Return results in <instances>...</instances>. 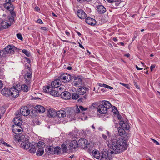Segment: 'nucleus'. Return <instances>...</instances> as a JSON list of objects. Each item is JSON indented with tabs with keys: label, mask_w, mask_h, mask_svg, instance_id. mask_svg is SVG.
Here are the masks:
<instances>
[{
	"label": "nucleus",
	"mask_w": 160,
	"mask_h": 160,
	"mask_svg": "<svg viewBox=\"0 0 160 160\" xmlns=\"http://www.w3.org/2000/svg\"><path fill=\"white\" fill-rule=\"evenodd\" d=\"M97 8L98 12L100 14H103L106 11V8L102 5L97 6Z\"/></svg>",
	"instance_id": "b1692460"
},
{
	"label": "nucleus",
	"mask_w": 160,
	"mask_h": 160,
	"mask_svg": "<svg viewBox=\"0 0 160 160\" xmlns=\"http://www.w3.org/2000/svg\"><path fill=\"white\" fill-rule=\"evenodd\" d=\"M50 94L56 97H58L60 95V93H59L58 91L57 90L52 89L51 91Z\"/></svg>",
	"instance_id": "473e14b6"
},
{
	"label": "nucleus",
	"mask_w": 160,
	"mask_h": 160,
	"mask_svg": "<svg viewBox=\"0 0 160 160\" xmlns=\"http://www.w3.org/2000/svg\"><path fill=\"white\" fill-rule=\"evenodd\" d=\"M61 84V82L58 80H55L52 81L51 82L50 85L51 88L52 89H55L57 88H58Z\"/></svg>",
	"instance_id": "4468645a"
},
{
	"label": "nucleus",
	"mask_w": 160,
	"mask_h": 160,
	"mask_svg": "<svg viewBox=\"0 0 160 160\" xmlns=\"http://www.w3.org/2000/svg\"><path fill=\"white\" fill-rule=\"evenodd\" d=\"M20 91V89L18 88V85H16L14 87L10 88L9 94L10 96L14 98L17 97L19 95Z\"/></svg>",
	"instance_id": "f03ea898"
},
{
	"label": "nucleus",
	"mask_w": 160,
	"mask_h": 160,
	"mask_svg": "<svg viewBox=\"0 0 160 160\" xmlns=\"http://www.w3.org/2000/svg\"><path fill=\"white\" fill-rule=\"evenodd\" d=\"M102 104L101 105L104 106L107 109L110 108L112 106V105L110 102L107 101H103L102 102Z\"/></svg>",
	"instance_id": "c756f323"
},
{
	"label": "nucleus",
	"mask_w": 160,
	"mask_h": 160,
	"mask_svg": "<svg viewBox=\"0 0 160 160\" xmlns=\"http://www.w3.org/2000/svg\"><path fill=\"white\" fill-rule=\"evenodd\" d=\"M77 15L78 17L81 19H84L87 16V15L84 12L82 9H80L78 11Z\"/></svg>",
	"instance_id": "f8f14e48"
},
{
	"label": "nucleus",
	"mask_w": 160,
	"mask_h": 160,
	"mask_svg": "<svg viewBox=\"0 0 160 160\" xmlns=\"http://www.w3.org/2000/svg\"><path fill=\"white\" fill-rule=\"evenodd\" d=\"M85 22L91 25H94L96 23V21L92 18L88 17L86 18Z\"/></svg>",
	"instance_id": "a211bd4d"
},
{
	"label": "nucleus",
	"mask_w": 160,
	"mask_h": 160,
	"mask_svg": "<svg viewBox=\"0 0 160 160\" xmlns=\"http://www.w3.org/2000/svg\"><path fill=\"white\" fill-rule=\"evenodd\" d=\"M20 114L24 116H27L30 113V111L26 106H23L20 109Z\"/></svg>",
	"instance_id": "0eeeda50"
},
{
	"label": "nucleus",
	"mask_w": 160,
	"mask_h": 160,
	"mask_svg": "<svg viewBox=\"0 0 160 160\" xmlns=\"http://www.w3.org/2000/svg\"><path fill=\"white\" fill-rule=\"evenodd\" d=\"M4 54V52L3 50H1L0 51V64H1V58H2V56L4 57L3 56V54Z\"/></svg>",
	"instance_id": "603ef678"
},
{
	"label": "nucleus",
	"mask_w": 160,
	"mask_h": 160,
	"mask_svg": "<svg viewBox=\"0 0 160 160\" xmlns=\"http://www.w3.org/2000/svg\"><path fill=\"white\" fill-rule=\"evenodd\" d=\"M48 112L50 116L52 117H54L55 114H56V112L54 110H52L51 109H49Z\"/></svg>",
	"instance_id": "a19ab883"
},
{
	"label": "nucleus",
	"mask_w": 160,
	"mask_h": 160,
	"mask_svg": "<svg viewBox=\"0 0 160 160\" xmlns=\"http://www.w3.org/2000/svg\"><path fill=\"white\" fill-rule=\"evenodd\" d=\"M120 84L121 85H122L123 86H124L126 88L128 89L129 88V86L128 84H124L122 82H120Z\"/></svg>",
	"instance_id": "3c124183"
},
{
	"label": "nucleus",
	"mask_w": 160,
	"mask_h": 160,
	"mask_svg": "<svg viewBox=\"0 0 160 160\" xmlns=\"http://www.w3.org/2000/svg\"><path fill=\"white\" fill-rule=\"evenodd\" d=\"M66 34L68 36H69L70 35V33L67 30H66L65 31Z\"/></svg>",
	"instance_id": "69168bd1"
},
{
	"label": "nucleus",
	"mask_w": 160,
	"mask_h": 160,
	"mask_svg": "<svg viewBox=\"0 0 160 160\" xmlns=\"http://www.w3.org/2000/svg\"><path fill=\"white\" fill-rule=\"evenodd\" d=\"M93 144L92 143H88L87 144L85 147V148L89 153L92 152V151L93 149Z\"/></svg>",
	"instance_id": "cd10ccee"
},
{
	"label": "nucleus",
	"mask_w": 160,
	"mask_h": 160,
	"mask_svg": "<svg viewBox=\"0 0 160 160\" xmlns=\"http://www.w3.org/2000/svg\"><path fill=\"white\" fill-rule=\"evenodd\" d=\"M112 110L113 111L114 110H116V111L117 112H118V110H117V109L116 108V107L115 106H113V107L112 108Z\"/></svg>",
	"instance_id": "338daca9"
},
{
	"label": "nucleus",
	"mask_w": 160,
	"mask_h": 160,
	"mask_svg": "<svg viewBox=\"0 0 160 160\" xmlns=\"http://www.w3.org/2000/svg\"><path fill=\"white\" fill-rule=\"evenodd\" d=\"M22 129V128L20 126L13 125L12 126V131L15 134H17V132H21Z\"/></svg>",
	"instance_id": "f3484780"
},
{
	"label": "nucleus",
	"mask_w": 160,
	"mask_h": 160,
	"mask_svg": "<svg viewBox=\"0 0 160 160\" xmlns=\"http://www.w3.org/2000/svg\"><path fill=\"white\" fill-rule=\"evenodd\" d=\"M62 151L63 152H66L68 151V149L66 145L63 144L61 145Z\"/></svg>",
	"instance_id": "ea45409f"
},
{
	"label": "nucleus",
	"mask_w": 160,
	"mask_h": 160,
	"mask_svg": "<svg viewBox=\"0 0 160 160\" xmlns=\"http://www.w3.org/2000/svg\"><path fill=\"white\" fill-rule=\"evenodd\" d=\"M120 125L121 126L122 128H124L126 130H128L129 129L130 126L127 122L121 120L120 121Z\"/></svg>",
	"instance_id": "412c9836"
},
{
	"label": "nucleus",
	"mask_w": 160,
	"mask_h": 160,
	"mask_svg": "<svg viewBox=\"0 0 160 160\" xmlns=\"http://www.w3.org/2000/svg\"><path fill=\"white\" fill-rule=\"evenodd\" d=\"M32 75V71H28L24 75L25 82L28 85H29L31 82V78Z\"/></svg>",
	"instance_id": "39448f33"
},
{
	"label": "nucleus",
	"mask_w": 160,
	"mask_h": 160,
	"mask_svg": "<svg viewBox=\"0 0 160 160\" xmlns=\"http://www.w3.org/2000/svg\"><path fill=\"white\" fill-rule=\"evenodd\" d=\"M118 130L119 135L121 137L123 136L124 134L126 132L124 129L121 127H119L118 128Z\"/></svg>",
	"instance_id": "4c0bfd02"
},
{
	"label": "nucleus",
	"mask_w": 160,
	"mask_h": 160,
	"mask_svg": "<svg viewBox=\"0 0 160 160\" xmlns=\"http://www.w3.org/2000/svg\"><path fill=\"white\" fill-rule=\"evenodd\" d=\"M18 85V88L20 89V91L21 90L26 92L28 91V87L27 85L25 84H23L22 85H21L20 84Z\"/></svg>",
	"instance_id": "7c9ffc66"
},
{
	"label": "nucleus",
	"mask_w": 160,
	"mask_h": 160,
	"mask_svg": "<svg viewBox=\"0 0 160 160\" xmlns=\"http://www.w3.org/2000/svg\"><path fill=\"white\" fill-rule=\"evenodd\" d=\"M92 155L96 159H99L100 158V154L99 152L97 150H93Z\"/></svg>",
	"instance_id": "c85d7f7f"
},
{
	"label": "nucleus",
	"mask_w": 160,
	"mask_h": 160,
	"mask_svg": "<svg viewBox=\"0 0 160 160\" xmlns=\"http://www.w3.org/2000/svg\"><path fill=\"white\" fill-rule=\"evenodd\" d=\"M54 147L52 146H50L49 147H47L45 149V151L48 155L53 154Z\"/></svg>",
	"instance_id": "bb28decb"
},
{
	"label": "nucleus",
	"mask_w": 160,
	"mask_h": 160,
	"mask_svg": "<svg viewBox=\"0 0 160 160\" xmlns=\"http://www.w3.org/2000/svg\"><path fill=\"white\" fill-rule=\"evenodd\" d=\"M10 88H4L1 90V92L3 95L7 97L10 96Z\"/></svg>",
	"instance_id": "a878e982"
},
{
	"label": "nucleus",
	"mask_w": 160,
	"mask_h": 160,
	"mask_svg": "<svg viewBox=\"0 0 160 160\" xmlns=\"http://www.w3.org/2000/svg\"><path fill=\"white\" fill-rule=\"evenodd\" d=\"M29 152L31 153H34L35 152L37 148V144L35 143L34 145L31 143L29 146Z\"/></svg>",
	"instance_id": "4be33fe9"
},
{
	"label": "nucleus",
	"mask_w": 160,
	"mask_h": 160,
	"mask_svg": "<svg viewBox=\"0 0 160 160\" xmlns=\"http://www.w3.org/2000/svg\"><path fill=\"white\" fill-rule=\"evenodd\" d=\"M61 149L60 147L57 146L54 148L53 154H60L61 153Z\"/></svg>",
	"instance_id": "72a5a7b5"
},
{
	"label": "nucleus",
	"mask_w": 160,
	"mask_h": 160,
	"mask_svg": "<svg viewBox=\"0 0 160 160\" xmlns=\"http://www.w3.org/2000/svg\"><path fill=\"white\" fill-rule=\"evenodd\" d=\"M1 26L3 28L5 29L10 26V24L7 22V21H3L1 23Z\"/></svg>",
	"instance_id": "f704fd0d"
},
{
	"label": "nucleus",
	"mask_w": 160,
	"mask_h": 160,
	"mask_svg": "<svg viewBox=\"0 0 160 160\" xmlns=\"http://www.w3.org/2000/svg\"><path fill=\"white\" fill-rule=\"evenodd\" d=\"M98 111L101 114H105L107 112L108 109L103 105L100 104L98 107Z\"/></svg>",
	"instance_id": "ddd939ff"
},
{
	"label": "nucleus",
	"mask_w": 160,
	"mask_h": 160,
	"mask_svg": "<svg viewBox=\"0 0 160 160\" xmlns=\"http://www.w3.org/2000/svg\"><path fill=\"white\" fill-rule=\"evenodd\" d=\"M57 90L58 91V92H59V93L61 94L60 93H61V92L62 91L63 89L64 88H63L62 87H60L59 88H57Z\"/></svg>",
	"instance_id": "09e8293b"
},
{
	"label": "nucleus",
	"mask_w": 160,
	"mask_h": 160,
	"mask_svg": "<svg viewBox=\"0 0 160 160\" xmlns=\"http://www.w3.org/2000/svg\"><path fill=\"white\" fill-rule=\"evenodd\" d=\"M99 86H100V87H105V88H106L107 85L105 84H101V83H99Z\"/></svg>",
	"instance_id": "bf43d9fd"
},
{
	"label": "nucleus",
	"mask_w": 160,
	"mask_h": 160,
	"mask_svg": "<svg viewBox=\"0 0 160 160\" xmlns=\"http://www.w3.org/2000/svg\"><path fill=\"white\" fill-rule=\"evenodd\" d=\"M4 8L10 12L11 14L12 15L11 16H13L14 17H16L15 13L14 11V7L12 3L8 5H5Z\"/></svg>",
	"instance_id": "6e6552de"
},
{
	"label": "nucleus",
	"mask_w": 160,
	"mask_h": 160,
	"mask_svg": "<svg viewBox=\"0 0 160 160\" xmlns=\"http://www.w3.org/2000/svg\"><path fill=\"white\" fill-rule=\"evenodd\" d=\"M134 85L136 86V87L138 88V89H139V87L138 86V83L137 82H135V81H134Z\"/></svg>",
	"instance_id": "13d9d810"
},
{
	"label": "nucleus",
	"mask_w": 160,
	"mask_h": 160,
	"mask_svg": "<svg viewBox=\"0 0 160 160\" xmlns=\"http://www.w3.org/2000/svg\"><path fill=\"white\" fill-rule=\"evenodd\" d=\"M155 65L154 64H152L150 67L151 71H152L153 69L155 68Z\"/></svg>",
	"instance_id": "4d7b16f0"
},
{
	"label": "nucleus",
	"mask_w": 160,
	"mask_h": 160,
	"mask_svg": "<svg viewBox=\"0 0 160 160\" xmlns=\"http://www.w3.org/2000/svg\"><path fill=\"white\" fill-rule=\"evenodd\" d=\"M39 24H43V22L40 19H38L37 20Z\"/></svg>",
	"instance_id": "e2e57ef3"
},
{
	"label": "nucleus",
	"mask_w": 160,
	"mask_h": 160,
	"mask_svg": "<svg viewBox=\"0 0 160 160\" xmlns=\"http://www.w3.org/2000/svg\"><path fill=\"white\" fill-rule=\"evenodd\" d=\"M100 158V160H110V158L108 157V152L105 151H102Z\"/></svg>",
	"instance_id": "dca6fc26"
},
{
	"label": "nucleus",
	"mask_w": 160,
	"mask_h": 160,
	"mask_svg": "<svg viewBox=\"0 0 160 160\" xmlns=\"http://www.w3.org/2000/svg\"><path fill=\"white\" fill-rule=\"evenodd\" d=\"M79 98V95L77 93H74L72 94V98L73 99H77Z\"/></svg>",
	"instance_id": "c03bdc74"
},
{
	"label": "nucleus",
	"mask_w": 160,
	"mask_h": 160,
	"mask_svg": "<svg viewBox=\"0 0 160 160\" xmlns=\"http://www.w3.org/2000/svg\"><path fill=\"white\" fill-rule=\"evenodd\" d=\"M78 147V142L76 140L72 141L69 146L70 149H75Z\"/></svg>",
	"instance_id": "393cba45"
},
{
	"label": "nucleus",
	"mask_w": 160,
	"mask_h": 160,
	"mask_svg": "<svg viewBox=\"0 0 160 160\" xmlns=\"http://www.w3.org/2000/svg\"><path fill=\"white\" fill-rule=\"evenodd\" d=\"M79 108L80 110H81L82 111H85L88 109L87 108H84L82 106H79Z\"/></svg>",
	"instance_id": "8fccbe9b"
},
{
	"label": "nucleus",
	"mask_w": 160,
	"mask_h": 160,
	"mask_svg": "<svg viewBox=\"0 0 160 160\" xmlns=\"http://www.w3.org/2000/svg\"><path fill=\"white\" fill-rule=\"evenodd\" d=\"M13 122L14 123V125H18V126H20L22 124V121L21 118L18 117H15L13 120Z\"/></svg>",
	"instance_id": "aec40b11"
},
{
	"label": "nucleus",
	"mask_w": 160,
	"mask_h": 160,
	"mask_svg": "<svg viewBox=\"0 0 160 160\" xmlns=\"http://www.w3.org/2000/svg\"><path fill=\"white\" fill-rule=\"evenodd\" d=\"M44 143L43 142L40 141L38 144V148H43L45 145H44Z\"/></svg>",
	"instance_id": "79ce46f5"
},
{
	"label": "nucleus",
	"mask_w": 160,
	"mask_h": 160,
	"mask_svg": "<svg viewBox=\"0 0 160 160\" xmlns=\"http://www.w3.org/2000/svg\"><path fill=\"white\" fill-rule=\"evenodd\" d=\"M17 49V48L15 46L9 45L5 48V51L4 52L3 51L4 54H5L8 53L13 54L14 51Z\"/></svg>",
	"instance_id": "20e7f679"
},
{
	"label": "nucleus",
	"mask_w": 160,
	"mask_h": 160,
	"mask_svg": "<svg viewBox=\"0 0 160 160\" xmlns=\"http://www.w3.org/2000/svg\"><path fill=\"white\" fill-rule=\"evenodd\" d=\"M88 97V93H86V94L82 97H81L79 98L78 101V102H83L86 101V100Z\"/></svg>",
	"instance_id": "e433bc0d"
},
{
	"label": "nucleus",
	"mask_w": 160,
	"mask_h": 160,
	"mask_svg": "<svg viewBox=\"0 0 160 160\" xmlns=\"http://www.w3.org/2000/svg\"><path fill=\"white\" fill-rule=\"evenodd\" d=\"M4 145L6 146H8V147H11V146L9 144L5 142H4Z\"/></svg>",
	"instance_id": "774afa93"
},
{
	"label": "nucleus",
	"mask_w": 160,
	"mask_h": 160,
	"mask_svg": "<svg viewBox=\"0 0 160 160\" xmlns=\"http://www.w3.org/2000/svg\"><path fill=\"white\" fill-rule=\"evenodd\" d=\"M25 59H26V61L28 63H30L31 62V61H30V60L28 58H27V57H25Z\"/></svg>",
	"instance_id": "052dcab7"
},
{
	"label": "nucleus",
	"mask_w": 160,
	"mask_h": 160,
	"mask_svg": "<svg viewBox=\"0 0 160 160\" xmlns=\"http://www.w3.org/2000/svg\"><path fill=\"white\" fill-rule=\"evenodd\" d=\"M44 153L43 148H38L36 152V155L38 156H41Z\"/></svg>",
	"instance_id": "58836bf2"
},
{
	"label": "nucleus",
	"mask_w": 160,
	"mask_h": 160,
	"mask_svg": "<svg viewBox=\"0 0 160 160\" xmlns=\"http://www.w3.org/2000/svg\"><path fill=\"white\" fill-rule=\"evenodd\" d=\"M18 38L20 40H22L23 38L22 35L20 33H18L17 34Z\"/></svg>",
	"instance_id": "49530a36"
},
{
	"label": "nucleus",
	"mask_w": 160,
	"mask_h": 160,
	"mask_svg": "<svg viewBox=\"0 0 160 160\" xmlns=\"http://www.w3.org/2000/svg\"><path fill=\"white\" fill-rule=\"evenodd\" d=\"M65 111L62 110H60L57 111L56 112V116L59 118H63L65 117L66 116Z\"/></svg>",
	"instance_id": "5701e85b"
},
{
	"label": "nucleus",
	"mask_w": 160,
	"mask_h": 160,
	"mask_svg": "<svg viewBox=\"0 0 160 160\" xmlns=\"http://www.w3.org/2000/svg\"><path fill=\"white\" fill-rule=\"evenodd\" d=\"M34 109L36 112L39 113H42L45 111V108L43 106L40 105L35 106Z\"/></svg>",
	"instance_id": "6ab92c4d"
},
{
	"label": "nucleus",
	"mask_w": 160,
	"mask_h": 160,
	"mask_svg": "<svg viewBox=\"0 0 160 160\" xmlns=\"http://www.w3.org/2000/svg\"><path fill=\"white\" fill-rule=\"evenodd\" d=\"M61 98L64 99H69L71 98V95L68 92H63L60 94Z\"/></svg>",
	"instance_id": "2eb2a0df"
},
{
	"label": "nucleus",
	"mask_w": 160,
	"mask_h": 160,
	"mask_svg": "<svg viewBox=\"0 0 160 160\" xmlns=\"http://www.w3.org/2000/svg\"><path fill=\"white\" fill-rule=\"evenodd\" d=\"M31 143L29 142V140L26 138L23 141L21 144L22 148L25 149H27L29 148V144Z\"/></svg>",
	"instance_id": "9b49d317"
},
{
	"label": "nucleus",
	"mask_w": 160,
	"mask_h": 160,
	"mask_svg": "<svg viewBox=\"0 0 160 160\" xmlns=\"http://www.w3.org/2000/svg\"><path fill=\"white\" fill-rule=\"evenodd\" d=\"M52 89V88H51L50 85H48L47 86H44L43 88L44 92H50Z\"/></svg>",
	"instance_id": "2f4dec72"
},
{
	"label": "nucleus",
	"mask_w": 160,
	"mask_h": 160,
	"mask_svg": "<svg viewBox=\"0 0 160 160\" xmlns=\"http://www.w3.org/2000/svg\"><path fill=\"white\" fill-rule=\"evenodd\" d=\"M60 80L64 82H69L71 80V76L69 74L63 73L62 74L58 77Z\"/></svg>",
	"instance_id": "7ed1b4c3"
},
{
	"label": "nucleus",
	"mask_w": 160,
	"mask_h": 160,
	"mask_svg": "<svg viewBox=\"0 0 160 160\" xmlns=\"http://www.w3.org/2000/svg\"><path fill=\"white\" fill-rule=\"evenodd\" d=\"M22 52L25 54L27 56L29 57L30 56V53L26 49H23L22 50Z\"/></svg>",
	"instance_id": "a18cd8bd"
},
{
	"label": "nucleus",
	"mask_w": 160,
	"mask_h": 160,
	"mask_svg": "<svg viewBox=\"0 0 160 160\" xmlns=\"http://www.w3.org/2000/svg\"><path fill=\"white\" fill-rule=\"evenodd\" d=\"M74 112L75 113H78L80 112V110L79 108L78 107V106H77L76 108L74 110Z\"/></svg>",
	"instance_id": "de8ad7c7"
},
{
	"label": "nucleus",
	"mask_w": 160,
	"mask_h": 160,
	"mask_svg": "<svg viewBox=\"0 0 160 160\" xmlns=\"http://www.w3.org/2000/svg\"><path fill=\"white\" fill-rule=\"evenodd\" d=\"M74 80L73 82V85L76 87H78V88L82 86V81L81 78L78 77H75L74 78Z\"/></svg>",
	"instance_id": "423d86ee"
},
{
	"label": "nucleus",
	"mask_w": 160,
	"mask_h": 160,
	"mask_svg": "<svg viewBox=\"0 0 160 160\" xmlns=\"http://www.w3.org/2000/svg\"><path fill=\"white\" fill-rule=\"evenodd\" d=\"M107 144L108 147L113 150L110 152L111 154L120 153L127 149L128 147L127 144L122 138L108 141Z\"/></svg>",
	"instance_id": "f257e3e1"
},
{
	"label": "nucleus",
	"mask_w": 160,
	"mask_h": 160,
	"mask_svg": "<svg viewBox=\"0 0 160 160\" xmlns=\"http://www.w3.org/2000/svg\"><path fill=\"white\" fill-rule=\"evenodd\" d=\"M78 142V146L84 149L88 143V141L84 138H81Z\"/></svg>",
	"instance_id": "1a4fd4ad"
},
{
	"label": "nucleus",
	"mask_w": 160,
	"mask_h": 160,
	"mask_svg": "<svg viewBox=\"0 0 160 160\" xmlns=\"http://www.w3.org/2000/svg\"><path fill=\"white\" fill-rule=\"evenodd\" d=\"M130 136L129 134L125 132L123 136H122V138L123 139L124 141L125 142L127 143V142L129 139V138Z\"/></svg>",
	"instance_id": "c9c22d12"
},
{
	"label": "nucleus",
	"mask_w": 160,
	"mask_h": 160,
	"mask_svg": "<svg viewBox=\"0 0 160 160\" xmlns=\"http://www.w3.org/2000/svg\"><path fill=\"white\" fill-rule=\"evenodd\" d=\"M78 88V89H77V91L78 94L80 95H83L85 93L86 94L87 93V91L88 92L89 90L88 88H86L83 86H82Z\"/></svg>",
	"instance_id": "9d476101"
},
{
	"label": "nucleus",
	"mask_w": 160,
	"mask_h": 160,
	"mask_svg": "<svg viewBox=\"0 0 160 160\" xmlns=\"http://www.w3.org/2000/svg\"><path fill=\"white\" fill-rule=\"evenodd\" d=\"M153 141V142L155 143L156 145H159V142L156 140L153 139H151Z\"/></svg>",
	"instance_id": "6e6d98bb"
},
{
	"label": "nucleus",
	"mask_w": 160,
	"mask_h": 160,
	"mask_svg": "<svg viewBox=\"0 0 160 160\" xmlns=\"http://www.w3.org/2000/svg\"><path fill=\"white\" fill-rule=\"evenodd\" d=\"M102 137L105 140H106L107 138V136L104 134H102Z\"/></svg>",
	"instance_id": "680f3d73"
},
{
	"label": "nucleus",
	"mask_w": 160,
	"mask_h": 160,
	"mask_svg": "<svg viewBox=\"0 0 160 160\" xmlns=\"http://www.w3.org/2000/svg\"><path fill=\"white\" fill-rule=\"evenodd\" d=\"M65 38V37H62V38H61L60 39H61V40L63 41V42H71L69 41L64 40Z\"/></svg>",
	"instance_id": "864d4df0"
},
{
	"label": "nucleus",
	"mask_w": 160,
	"mask_h": 160,
	"mask_svg": "<svg viewBox=\"0 0 160 160\" xmlns=\"http://www.w3.org/2000/svg\"><path fill=\"white\" fill-rule=\"evenodd\" d=\"M15 1V0H5V3L4 4V7H5V5H8L12 4V2H14Z\"/></svg>",
	"instance_id": "37998d69"
},
{
	"label": "nucleus",
	"mask_w": 160,
	"mask_h": 160,
	"mask_svg": "<svg viewBox=\"0 0 160 160\" xmlns=\"http://www.w3.org/2000/svg\"><path fill=\"white\" fill-rule=\"evenodd\" d=\"M14 17L13 16H9L8 17V19L11 21H13L14 20Z\"/></svg>",
	"instance_id": "5fc2aeb1"
},
{
	"label": "nucleus",
	"mask_w": 160,
	"mask_h": 160,
	"mask_svg": "<svg viewBox=\"0 0 160 160\" xmlns=\"http://www.w3.org/2000/svg\"><path fill=\"white\" fill-rule=\"evenodd\" d=\"M106 88H107L110 89H112L113 88V87H112L110 86H109V85H107Z\"/></svg>",
	"instance_id": "0e129e2a"
}]
</instances>
